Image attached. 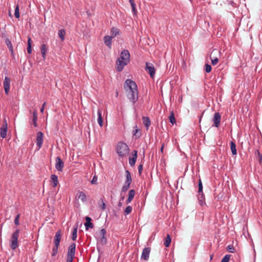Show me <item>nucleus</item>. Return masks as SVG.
Returning a JSON list of instances; mask_svg holds the SVG:
<instances>
[{"instance_id": "obj_1", "label": "nucleus", "mask_w": 262, "mask_h": 262, "mask_svg": "<svg viewBox=\"0 0 262 262\" xmlns=\"http://www.w3.org/2000/svg\"><path fill=\"white\" fill-rule=\"evenodd\" d=\"M124 88L129 101L133 103H136L138 99V92L136 82L131 79H127L125 82Z\"/></svg>"}, {"instance_id": "obj_2", "label": "nucleus", "mask_w": 262, "mask_h": 262, "mask_svg": "<svg viewBox=\"0 0 262 262\" xmlns=\"http://www.w3.org/2000/svg\"><path fill=\"white\" fill-rule=\"evenodd\" d=\"M119 156L123 157L129 152V148L127 145L124 142H119L116 148Z\"/></svg>"}, {"instance_id": "obj_3", "label": "nucleus", "mask_w": 262, "mask_h": 262, "mask_svg": "<svg viewBox=\"0 0 262 262\" xmlns=\"http://www.w3.org/2000/svg\"><path fill=\"white\" fill-rule=\"evenodd\" d=\"M198 187V200L200 205L201 206H203L206 205V203L205 195L203 191V184L201 179H200L199 181Z\"/></svg>"}, {"instance_id": "obj_4", "label": "nucleus", "mask_w": 262, "mask_h": 262, "mask_svg": "<svg viewBox=\"0 0 262 262\" xmlns=\"http://www.w3.org/2000/svg\"><path fill=\"white\" fill-rule=\"evenodd\" d=\"M19 230L16 229L14 232L11 237V244L10 247L12 250H15L18 246V238L19 236Z\"/></svg>"}, {"instance_id": "obj_5", "label": "nucleus", "mask_w": 262, "mask_h": 262, "mask_svg": "<svg viewBox=\"0 0 262 262\" xmlns=\"http://www.w3.org/2000/svg\"><path fill=\"white\" fill-rule=\"evenodd\" d=\"M146 66L145 68V70L149 74L151 78H153L155 75L156 70L155 69V67L152 63L150 62H146Z\"/></svg>"}, {"instance_id": "obj_6", "label": "nucleus", "mask_w": 262, "mask_h": 262, "mask_svg": "<svg viewBox=\"0 0 262 262\" xmlns=\"http://www.w3.org/2000/svg\"><path fill=\"white\" fill-rule=\"evenodd\" d=\"M55 168L58 171H62L64 167V162L59 157H57L55 159Z\"/></svg>"}, {"instance_id": "obj_7", "label": "nucleus", "mask_w": 262, "mask_h": 262, "mask_svg": "<svg viewBox=\"0 0 262 262\" xmlns=\"http://www.w3.org/2000/svg\"><path fill=\"white\" fill-rule=\"evenodd\" d=\"M129 62L117 59L116 63L117 65L116 69L117 71L121 72L123 70L124 67L128 64Z\"/></svg>"}, {"instance_id": "obj_8", "label": "nucleus", "mask_w": 262, "mask_h": 262, "mask_svg": "<svg viewBox=\"0 0 262 262\" xmlns=\"http://www.w3.org/2000/svg\"><path fill=\"white\" fill-rule=\"evenodd\" d=\"M11 79L8 77H5L4 81V88L6 94H8L10 91Z\"/></svg>"}, {"instance_id": "obj_9", "label": "nucleus", "mask_w": 262, "mask_h": 262, "mask_svg": "<svg viewBox=\"0 0 262 262\" xmlns=\"http://www.w3.org/2000/svg\"><path fill=\"white\" fill-rule=\"evenodd\" d=\"M75 250L76 244L73 243L71 244L68 248L67 256L70 257H74L75 254Z\"/></svg>"}, {"instance_id": "obj_10", "label": "nucleus", "mask_w": 262, "mask_h": 262, "mask_svg": "<svg viewBox=\"0 0 262 262\" xmlns=\"http://www.w3.org/2000/svg\"><path fill=\"white\" fill-rule=\"evenodd\" d=\"M43 134L41 132H38L37 133V137H36V145L38 147V148H40L42 143H43Z\"/></svg>"}, {"instance_id": "obj_11", "label": "nucleus", "mask_w": 262, "mask_h": 262, "mask_svg": "<svg viewBox=\"0 0 262 262\" xmlns=\"http://www.w3.org/2000/svg\"><path fill=\"white\" fill-rule=\"evenodd\" d=\"M61 239V230H59L57 231L55 235L54 236V246H56V247H59L60 245V242Z\"/></svg>"}, {"instance_id": "obj_12", "label": "nucleus", "mask_w": 262, "mask_h": 262, "mask_svg": "<svg viewBox=\"0 0 262 262\" xmlns=\"http://www.w3.org/2000/svg\"><path fill=\"white\" fill-rule=\"evenodd\" d=\"M150 252V248L146 247L144 248L141 254V258L145 260H148L149 258Z\"/></svg>"}, {"instance_id": "obj_13", "label": "nucleus", "mask_w": 262, "mask_h": 262, "mask_svg": "<svg viewBox=\"0 0 262 262\" xmlns=\"http://www.w3.org/2000/svg\"><path fill=\"white\" fill-rule=\"evenodd\" d=\"M221 119V116L219 113L217 112L214 114L213 118V121L214 122V125L216 127H218L220 125Z\"/></svg>"}, {"instance_id": "obj_14", "label": "nucleus", "mask_w": 262, "mask_h": 262, "mask_svg": "<svg viewBox=\"0 0 262 262\" xmlns=\"http://www.w3.org/2000/svg\"><path fill=\"white\" fill-rule=\"evenodd\" d=\"M137 151L135 150L133 151V157L129 158V164L131 166L135 165L137 158Z\"/></svg>"}, {"instance_id": "obj_15", "label": "nucleus", "mask_w": 262, "mask_h": 262, "mask_svg": "<svg viewBox=\"0 0 262 262\" xmlns=\"http://www.w3.org/2000/svg\"><path fill=\"white\" fill-rule=\"evenodd\" d=\"M92 219L89 216L85 217L86 222L84 224L85 227V230H88L90 228H93L94 227L93 224L91 222Z\"/></svg>"}, {"instance_id": "obj_16", "label": "nucleus", "mask_w": 262, "mask_h": 262, "mask_svg": "<svg viewBox=\"0 0 262 262\" xmlns=\"http://www.w3.org/2000/svg\"><path fill=\"white\" fill-rule=\"evenodd\" d=\"M113 36L106 35L104 37L103 40L105 45L109 48L112 46V41Z\"/></svg>"}, {"instance_id": "obj_17", "label": "nucleus", "mask_w": 262, "mask_h": 262, "mask_svg": "<svg viewBox=\"0 0 262 262\" xmlns=\"http://www.w3.org/2000/svg\"><path fill=\"white\" fill-rule=\"evenodd\" d=\"M120 55L125 58V61H129L130 54L127 50H123L120 54Z\"/></svg>"}, {"instance_id": "obj_18", "label": "nucleus", "mask_w": 262, "mask_h": 262, "mask_svg": "<svg viewBox=\"0 0 262 262\" xmlns=\"http://www.w3.org/2000/svg\"><path fill=\"white\" fill-rule=\"evenodd\" d=\"M136 194V191L134 189L130 190L128 192V196L126 200L127 204L129 203L134 199Z\"/></svg>"}, {"instance_id": "obj_19", "label": "nucleus", "mask_w": 262, "mask_h": 262, "mask_svg": "<svg viewBox=\"0 0 262 262\" xmlns=\"http://www.w3.org/2000/svg\"><path fill=\"white\" fill-rule=\"evenodd\" d=\"M8 127L2 126L0 128V137L3 139L6 138Z\"/></svg>"}, {"instance_id": "obj_20", "label": "nucleus", "mask_w": 262, "mask_h": 262, "mask_svg": "<svg viewBox=\"0 0 262 262\" xmlns=\"http://www.w3.org/2000/svg\"><path fill=\"white\" fill-rule=\"evenodd\" d=\"M47 50L48 48L47 45L45 44H42L41 46L40 51L42 55V57H43V59H46V54Z\"/></svg>"}, {"instance_id": "obj_21", "label": "nucleus", "mask_w": 262, "mask_h": 262, "mask_svg": "<svg viewBox=\"0 0 262 262\" xmlns=\"http://www.w3.org/2000/svg\"><path fill=\"white\" fill-rule=\"evenodd\" d=\"M142 120L144 125L148 129L149 126L150 125L151 122L149 118L148 117H142Z\"/></svg>"}, {"instance_id": "obj_22", "label": "nucleus", "mask_w": 262, "mask_h": 262, "mask_svg": "<svg viewBox=\"0 0 262 262\" xmlns=\"http://www.w3.org/2000/svg\"><path fill=\"white\" fill-rule=\"evenodd\" d=\"M230 149L233 155H236L237 154V151L236 149V144L233 141H230Z\"/></svg>"}, {"instance_id": "obj_23", "label": "nucleus", "mask_w": 262, "mask_h": 262, "mask_svg": "<svg viewBox=\"0 0 262 262\" xmlns=\"http://www.w3.org/2000/svg\"><path fill=\"white\" fill-rule=\"evenodd\" d=\"M51 181L53 183L52 186L55 187L57 186L58 183V177L55 174H52L51 177Z\"/></svg>"}, {"instance_id": "obj_24", "label": "nucleus", "mask_w": 262, "mask_h": 262, "mask_svg": "<svg viewBox=\"0 0 262 262\" xmlns=\"http://www.w3.org/2000/svg\"><path fill=\"white\" fill-rule=\"evenodd\" d=\"M5 43L7 45V46L8 47L9 51L11 52L12 54H13V46L12 45L11 40L7 38L5 40Z\"/></svg>"}, {"instance_id": "obj_25", "label": "nucleus", "mask_w": 262, "mask_h": 262, "mask_svg": "<svg viewBox=\"0 0 262 262\" xmlns=\"http://www.w3.org/2000/svg\"><path fill=\"white\" fill-rule=\"evenodd\" d=\"M125 172H126V180H125V183H127V184H130L132 181L130 173L128 170H126L125 171Z\"/></svg>"}, {"instance_id": "obj_26", "label": "nucleus", "mask_w": 262, "mask_h": 262, "mask_svg": "<svg viewBox=\"0 0 262 262\" xmlns=\"http://www.w3.org/2000/svg\"><path fill=\"white\" fill-rule=\"evenodd\" d=\"M111 33L112 34V36H113V37L114 36H116L117 35H120L121 34V32L117 28H115V27H113L112 30H111Z\"/></svg>"}, {"instance_id": "obj_27", "label": "nucleus", "mask_w": 262, "mask_h": 262, "mask_svg": "<svg viewBox=\"0 0 262 262\" xmlns=\"http://www.w3.org/2000/svg\"><path fill=\"white\" fill-rule=\"evenodd\" d=\"M171 238L169 234H167L166 237L165 238L164 245L166 247H168L171 243Z\"/></svg>"}, {"instance_id": "obj_28", "label": "nucleus", "mask_w": 262, "mask_h": 262, "mask_svg": "<svg viewBox=\"0 0 262 262\" xmlns=\"http://www.w3.org/2000/svg\"><path fill=\"white\" fill-rule=\"evenodd\" d=\"M98 123L100 126H103V118L101 112L99 110L98 111Z\"/></svg>"}, {"instance_id": "obj_29", "label": "nucleus", "mask_w": 262, "mask_h": 262, "mask_svg": "<svg viewBox=\"0 0 262 262\" xmlns=\"http://www.w3.org/2000/svg\"><path fill=\"white\" fill-rule=\"evenodd\" d=\"M77 229H78V226H76L73 229L72 237H71V238L73 241H75L76 239L77 236Z\"/></svg>"}, {"instance_id": "obj_30", "label": "nucleus", "mask_w": 262, "mask_h": 262, "mask_svg": "<svg viewBox=\"0 0 262 262\" xmlns=\"http://www.w3.org/2000/svg\"><path fill=\"white\" fill-rule=\"evenodd\" d=\"M37 114L36 111L33 112L32 121L35 127L37 126Z\"/></svg>"}, {"instance_id": "obj_31", "label": "nucleus", "mask_w": 262, "mask_h": 262, "mask_svg": "<svg viewBox=\"0 0 262 262\" xmlns=\"http://www.w3.org/2000/svg\"><path fill=\"white\" fill-rule=\"evenodd\" d=\"M58 35L62 41L64 40L66 35V31L64 29L59 30L58 31Z\"/></svg>"}, {"instance_id": "obj_32", "label": "nucleus", "mask_w": 262, "mask_h": 262, "mask_svg": "<svg viewBox=\"0 0 262 262\" xmlns=\"http://www.w3.org/2000/svg\"><path fill=\"white\" fill-rule=\"evenodd\" d=\"M141 133L139 129L137 128V126L136 125V129L133 131V135L136 137V138H139L141 136Z\"/></svg>"}, {"instance_id": "obj_33", "label": "nucleus", "mask_w": 262, "mask_h": 262, "mask_svg": "<svg viewBox=\"0 0 262 262\" xmlns=\"http://www.w3.org/2000/svg\"><path fill=\"white\" fill-rule=\"evenodd\" d=\"M78 198L80 199L83 202H85L86 200V195L82 191L79 192Z\"/></svg>"}, {"instance_id": "obj_34", "label": "nucleus", "mask_w": 262, "mask_h": 262, "mask_svg": "<svg viewBox=\"0 0 262 262\" xmlns=\"http://www.w3.org/2000/svg\"><path fill=\"white\" fill-rule=\"evenodd\" d=\"M169 122L172 124H174L176 123V119L174 115L173 112H171L169 117Z\"/></svg>"}, {"instance_id": "obj_35", "label": "nucleus", "mask_w": 262, "mask_h": 262, "mask_svg": "<svg viewBox=\"0 0 262 262\" xmlns=\"http://www.w3.org/2000/svg\"><path fill=\"white\" fill-rule=\"evenodd\" d=\"M130 185V184H127V183H124V184L123 185V186L122 187L121 191L123 192H126L129 188Z\"/></svg>"}, {"instance_id": "obj_36", "label": "nucleus", "mask_w": 262, "mask_h": 262, "mask_svg": "<svg viewBox=\"0 0 262 262\" xmlns=\"http://www.w3.org/2000/svg\"><path fill=\"white\" fill-rule=\"evenodd\" d=\"M58 248L59 247L54 246L52 248V256H55L57 254Z\"/></svg>"}, {"instance_id": "obj_37", "label": "nucleus", "mask_w": 262, "mask_h": 262, "mask_svg": "<svg viewBox=\"0 0 262 262\" xmlns=\"http://www.w3.org/2000/svg\"><path fill=\"white\" fill-rule=\"evenodd\" d=\"M100 243L103 246L106 245V244L107 243L106 237V236H101V237L100 238Z\"/></svg>"}, {"instance_id": "obj_38", "label": "nucleus", "mask_w": 262, "mask_h": 262, "mask_svg": "<svg viewBox=\"0 0 262 262\" xmlns=\"http://www.w3.org/2000/svg\"><path fill=\"white\" fill-rule=\"evenodd\" d=\"M132 211V207L130 206H128L126 207L125 210H124V214L125 215H127L129 214Z\"/></svg>"}, {"instance_id": "obj_39", "label": "nucleus", "mask_w": 262, "mask_h": 262, "mask_svg": "<svg viewBox=\"0 0 262 262\" xmlns=\"http://www.w3.org/2000/svg\"><path fill=\"white\" fill-rule=\"evenodd\" d=\"M14 15L17 18L19 17V7L18 5H17L15 8Z\"/></svg>"}, {"instance_id": "obj_40", "label": "nucleus", "mask_w": 262, "mask_h": 262, "mask_svg": "<svg viewBox=\"0 0 262 262\" xmlns=\"http://www.w3.org/2000/svg\"><path fill=\"white\" fill-rule=\"evenodd\" d=\"M230 255H226L222 259L221 262H229Z\"/></svg>"}, {"instance_id": "obj_41", "label": "nucleus", "mask_w": 262, "mask_h": 262, "mask_svg": "<svg viewBox=\"0 0 262 262\" xmlns=\"http://www.w3.org/2000/svg\"><path fill=\"white\" fill-rule=\"evenodd\" d=\"M210 59L211 60V63L213 66L216 65L219 62V59L217 57L212 58L211 56H210Z\"/></svg>"}, {"instance_id": "obj_42", "label": "nucleus", "mask_w": 262, "mask_h": 262, "mask_svg": "<svg viewBox=\"0 0 262 262\" xmlns=\"http://www.w3.org/2000/svg\"><path fill=\"white\" fill-rule=\"evenodd\" d=\"M205 67V70L206 73H209L211 72V71L212 70V68L210 64H206Z\"/></svg>"}, {"instance_id": "obj_43", "label": "nucleus", "mask_w": 262, "mask_h": 262, "mask_svg": "<svg viewBox=\"0 0 262 262\" xmlns=\"http://www.w3.org/2000/svg\"><path fill=\"white\" fill-rule=\"evenodd\" d=\"M19 217H20V214H18L16 217H15V219H14V224L16 225H18L19 224Z\"/></svg>"}, {"instance_id": "obj_44", "label": "nucleus", "mask_w": 262, "mask_h": 262, "mask_svg": "<svg viewBox=\"0 0 262 262\" xmlns=\"http://www.w3.org/2000/svg\"><path fill=\"white\" fill-rule=\"evenodd\" d=\"M91 184H97V177L95 175L92 181H91Z\"/></svg>"}, {"instance_id": "obj_45", "label": "nucleus", "mask_w": 262, "mask_h": 262, "mask_svg": "<svg viewBox=\"0 0 262 262\" xmlns=\"http://www.w3.org/2000/svg\"><path fill=\"white\" fill-rule=\"evenodd\" d=\"M227 249H228V250L230 252H231V253H233V252H234V247H233V246H232V245H229V246H228V247H227Z\"/></svg>"}, {"instance_id": "obj_46", "label": "nucleus", "mask_w": 262, "mask_h": 262, "mask_svg": "<svg viewBox=\"0 0 262 262\" xmlns=\"http://www.w3.org/2000/svg\"><path fill=\"white\" fill-rule=\"evenodd\" d=\"M106 231L105 229H101L100 230V234L101 236H106Z\"/></svg>"}, {"instance_id": "obj_47", "label": "nucleus", "mask_w": 262, "mask_h": 262, "mask_svg": "<svg viewBox=\"0 0 262 262\" xmlns=\"http://www.w3.org/2000/svg\"><path fill=\"white\" fill-rule=\"evenodd\" d=\"M101 200H102V204L101 205H99V207L101 208V209L102 210H105V203L103 201V200L101 199Z\"/></svg>"}, {"instance_id": "obj_48", "label": "nucleus", "mask_w": 262, "mask_h": 262, "mask_svg": "<svg viewBox=\"0 0 262 262\" xmlns=\"http://www.w3.org/2000/svg\"><path fill=\"white\" fill-rule=\"evenodd\" d=\"M143 170V165L142 164H140L138 166V172L140 175L142 173Z\"/></svg>"}, {"instance_id": "obj_49", "label": "nucleus", "mask_w": 262, "mask_h": 262, "mask_svg": "<svg viewBox=\"0 0 262 262\" xmlns=\"http://www.w3.org/2000/svg\"><path fill=\"white\" fill-rule=\"evenodd\" d=\"M27 52L29 54H31L32 53V47L31 45H29L27 47Z\"/></svg>"}, {"instance_id": "obj_50", "label": "nucleus", "mask_w": 262, "mask_h": 262, "mask_svg": "<svg viewBox=\"0 0 262 262\" xmlns=\"http://www.w3.org/2000/svg\"><path fill=\"white\" fill-rule=\"evenodd\" d=\"M255 155L257 157V158H258L259 156H260L262 155V154L259 152V150H256L255 151Z\"/></svg>"}, {"instance_id": "obj_51", "label": "nucleus", "mask_w": 262, "mask_h": 262, "mask_svg": "<svg viewBox=\"0 0 262 262\" xmlns=\"http://www.w3.org/2000/svg\"><path fill=\"white\" fill-rule=\"evenodd\" d=\"M2 126L8 127V123L7 122L6 119L5 118L3 120V124Z\"/></svg>"}, {"instance_id": "obj_52", "label": "nucleus", "mask_w": 262, "mask_h": 262, "mask_svg": "<svg viewBox=\"0 0 262 262\" xmlns=\"http://www.w3.org/2000/svg\"><path fill=\"white\" fill-rule=\"evenodd\" d=\"M73 258L67 256V262H73Z\"/></svg>"}, {"instance_id": "obj_53", "label": "nucleus", "mask_w": 262, "mask_h": 262, "mask_svg": "<svg viewBox=\"0 0 262 262\" xmlns=\"http://www.w3.org/2000/svg\"><path fill=\"white\" fill-rule=\"evenodd\" d=\"M129 3L130 4V5H131L132 7H134V6H136V4H135V3L134 2V0H132V1H129Z\"/></svg>"}, {"instance_id": "obj_54", "label": "nucleus", "mask_w": 262, "mask_h": 262, "mask_svg": "<svg viewBox=\"0 0 262 262\" xmlns=\"http://www.w3.org/2000/svg\"><path fill=\"white\" fill-rule=\"evenodd\" d=\"M31 43H32L31 38L30 37H29L28 38V41H27L28 46L31 45Z\"/></svg>"}, {"instance_id": "obj_55", "label": "nucleus", "mask_w": 262, "mask_h": 262, "mask_svg": "<svg viewBox=\"0 0 262 262\" xmlns=\"http://www.w3.org/2000/svg\"><path fill=\"white\" fill-rule=\"evenodd\" d=\"M258 160L259 163L262 165V155L258 157Z\"/></svg>"}, {"instance_id": "obj_56", "label": "nucleus", "mask_w": 262, "mask_h": 262, "mask_svg": "<svg viewBox=\"0 0 262 262\" xmlns=\"http://www.w3.org/2000/svg\"><path fill=\"white\" fill-rule=\"evenodd\" d=\"M164 147V143H163V144H162V146H161V148H160V152H161L162 154H163V152Z\"/></svg>"}, {"instance_id": "obj_57", "label": "nucleus", "mask_w": 262, "mask_h": 262, "mask_svg": "<svg viewBox=\"0 0 262 262\" xmlns=\"http://www.w3.org/2000/svg\"><path fill=\"white\" fill-rule=\"evenodd\" d=\"M132 10L134 13V14H135L137 12V10L136 9V6H134V7H132Z\"/></svg>"}, {"instance_id": "obj_58", "label": "nucleus", "mask_w": 262, "mask_h": 262, "mask_svg": "<svg viewBox=\"0 0 262 262\" xmlns=\"http://www.w3.org/2000/svg\"><path fill=\"white\" fill-rule=\"evenodd\" d=\"M118 59V60H123V61H125V58H123V57L122 56H121V55H120V57L118 58V59Z\"/></svg>"}, {"instance_id": "obj_59", "label": "nucleus", "mask_w": 262, "mask_h": 262, "mask_svg": "<svg viewBox=\"0 0 262 262\" xmlns=\"http://www.w3.org/2000/svg\"><path fill=\"white\" fill-rule=\"evenodd\" d=\"M118 206L119 207H121L122 206V203L120 201L119 203H118Z\"/></svg>"}, {"instance_id": "obj_60", "label": "nucleus", "mask_w": 262, "mask_h": 262, "mask_svg": "<svg viewBox=\"0 0 262 262\" xmlns=\"http://www.w3.org/2000/svg\"><path fill=\"white\" fill-rule=\"evenodd\" d=\"M46 104V102H45L43 103V104H42V106L41 108H45V106Z\"/></svg>"}, {"instance_id": "obj_61", "label": "nucleus", "mask_w": 262, "mask_h": 262, "mask_svg": "<svg viewBox=\"0 0 262 262\" xmlns=\"http://www.w3.org/2000/svg\"><path fill=\"white\" fill-rule=\"evenodd\" d=\"M44 111V108H40V112L42 113Z\"/></svg>"}, {"instance_id": "obj_62", "label": "nucleus", "mask_w": 262, "mask_h": 262, "mask_svg": "<svg viewBox=\"0 0 262 262\" xmlns=\"http://www.w3.org/2000/svg\"><path fill=\"white\" fill-rule=\"evenodd\" d=\"M124 196H123V197L122 198V200H123V199H124Z\"/></svg>"}]
</instances>
